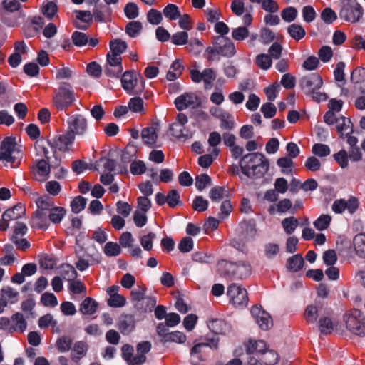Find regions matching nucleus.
Returning a JSON list of instances; mask_svg holds the SVG:
<instances>
[{
    "label": "nucleus",
    "instance_id": "28",
    "mask_svg": "<svg viewBox=\"0 0 365 365\" xmlns=\"http://www.w3.org/2000/svg\"><path fill=\"white\" fill-rule=\"evenodd\" d=\"M98 308V303L91 297H86L81 304L79 310L83 314L91 315Z\"/></svg>",
    "mask_w": 365,
    "mask_h": 365
},
{
    "label": "nucleus",
    "instance_id": "44",
    "mask_svg": "<svg viewBox=\"0 0 365 365\" xmlns=\"http://www.w3.org/2000/svg\"><path fill=\"white\" fill-rule=\"evenodd\" d=\"M182 73V66L178 61H175L170 66V70L167 73V79L168 81H174Z\"/></svg>",
    "mask_w": 365,
    "mask_h": 365
},
{
    "label": "nucleus",
    "instance_id": "16",
    "mask_svg": "<svg viewBox=\"0 0 365 365\" xmlns=\"http://www.w3.org/2000/svg\"><path fill=\"white\" fill-rule=\"evenodd\" d=\"M31 196L36 205V211L48 213L55 206L53 200L48 195H39L38 192H31Z\"/></svg>",
    "mask_w": 365,
    "mask_h": 365
},
{
    "label": "nucleus",
    "instance_id": "4",
    "mask_svg": "<svg viewBox=\"0 0 365 365\" xmlns=\"http://www.w3.org/2000/svg\"><path fill=\"white\" fill-rule=\"evenodd\" d=\"M218 268L221 274L232 279H242L251 274L250 264L244 261L238 262L223 261L218 264Z\"/></svg>",
    "mask_w": 365,
    "mask_h": 365
},
{
    "label": "nucleus",
    "instance_id": "20",
    "mask_svg": "<svg viewBox=\"0 0 365 365\" xmlns=\"http://www.w3.org/2000/svg\"><path fill=\"white\" fill-rule=\"evenodd\" d=\"M247 353L259 357L267 350V344L263 340L250 339L245 343Z\"/></svg>",
    "mask_w": 365,
    "mask_h": 365
},
{
    "label": "nucleus",
    "instance_id": "15",
    "mask_svg": "<svg viewBox=\"0 0 365 365\" xmlns=\"http://www.w3.org/2000/svg\"><path fill=\"white\" fill-rule=\"evenodd\" d=\"M358 200L355 197H351L348 200H345L344 199L335 200L332 205L331 208L332 210L336 213H341L346 209L350 213L352 214L358 208Z\"/></svg>",
    "mask_w": 365,
    "mask_h": 365
},
{
    "label": "nucleus",
    "instance_id": "39",
    "mask_svg": "<svg viewBox=\"0 0 365 365\" xmlns=\"http://www.w3.org/2000/svg\"><path fill=\"white\" fill-rule=\"evenodd\" d=\"M103 252L107 257H116L121 253V248L117 242H108L103 247Z\"/></svg>",
    "mask_w": 365,
    "mask_h": 365
},
{
    "label": "nucleus",
    "instance_id": "51",
    "mask_svg": "<svg viewBox=\"0 0 365 365\" xmlns=\"http://www.w3.org/2000/svg\"><path fill=\"white\" fill-rule=\"evenodd\" d=\"M71 38L73 44L78 47L86 46L88 42V36L85 33L81 31L73 32Z\"/></svg>",
    "mask_w": 365,
    "mask_h": 365
},
{
    "label": "nucleus",
    "instance_id": "7",
    "mask_svg": "<svg viewBox=\"0 0 365 365\" xmlns=\"http://www.w3.org/2000/svg\"><path fill=\"white\" fill-rule=\"evenodd\" d=\"M68 133L76 136L83 137L88 131V120L86 117L79 113L70 115L67 119Z\"/></svg>",
    "mask_w": 365,
    "mask_h": 365
},
{
    "label": "nucleus",
    "instance_id": "2",
    "mask_svg": "<svg viewBox=\"0 0 365 365\" xmlns=\"http://www.w3.org/2000/svg\"><path fill=\"white\" fill-rule=\"evenodd\" d=\"M78 96L73 86L63 82L54 89L52 96V106L58 111H66L77 101Z\"/></svg>",
    "mask_w": 365,
    "mask_h": 365
},
{
    "label": "nucleus",
    "instance_id": "6",
    "mask_svg": "<svg viewBox=\"0 0 365 365\" xmlns=\"http://www.w3.org/2000/svg\"><path fill=\"white\" fill-rule=\"evenodd\" d=\"M364 14V9L356 0H349L344 5L339 12L341 19L355 24L360 21Z\"/></svg>",
    "mask_w": 365,
    "mask_h": 365
},
{
    "label": "nucleus",
    "instance_id": "50",
    "mask_svg": "<svg viewBox=\"0 0 365 365\" xmlns=\"http://www.w3.org/2000/svg\"><path fill=\"white\" fill-rule=\"evenodd\" d=\"M142 28L143 26L140 21H130L126 25L125 31L130 37H135L141 31Z\"/></svg>",
    "mask_w": 365,
    "mask_h": 365
},
{
    "label": "nucleus",
    "instance_id": "35",
    "mask_svg": "<svg viewBox=\"0 0 365 365\" xmlns=\"http://www.w3.org/2000/svg\"><path fill=\"white\" fill-rule=\"evenodd\" d=\"M1 297L9 303H15L18 300L19 292L9 286L4 287L1 290Z\"/></svg>",
    "mask_w": 365,
    "mask_h": 365
},
{
    "label": "nucleus",
    "instance_id": "27",
    "mask_svg": "<svg viewBox=\"0 0 365 365\" xmlns=\"http://www.w3.org/2000/svg\"><path fill=\"white\" fill-rule=\"evenodd\" d=\"M157 125L145 128L142 130L141 138L143 142L148 145H153L158 138Z\"/></svg>",
    "mask_w": 365,
    "mask_h": 365
},
{
    "label": "nucleus",
    "instance_id": "9",
    "mask_svg": "<svg viewBox=\"0 0 365 365\" xmlns=\"http://www.w3.org/2000/svg\"><path fill=\"white\" fill-rule=\"evenodd\" d=\"M227 294L230 302L235 306H246L248 304L247 290L237 284H232L227 288Z\"/></svg>",
    "mask_w": 365,
    "mask_h": 365
},
{
    "label": "nucleus",
    "instance_id": "49",
    "mask_svg": "<svg viewBox=\"0 0 365 365\" xmlns=\"http://www.w3.org/2000/svg\"><path fill=\"white\" fill-rule=\"evenodd\" d=\"M331 217L329 215H322L314 222V226L318 230H326L330 225Z\"/></svg>",
    "mask_w": 365,
    "mask_h": 365
},
{
    "label": "nucleus",
    "instance_id": "55",
    "mask_svg": "<svg viewBox=\"0 0 365 365\" xmlns=\"http://www.w3.org/2000/svg\"><path fill=\"white\" fill-rule=\"evenodd\" d=\"M297 14L298 11L297 9L292 6L287 7L281 11V16L286 22H292L294 21Z\"/></svg>",
    "mask_w": 365,
    "mask_h": 365
},
{
    "label": "nucleus",
    "instance_id": "41",
    "mask_svg": "<svg viewBox=\"0 0 365 365\" xmlns=\"http://www.w3.org/2000/svg\"><path fill=\"white\" fill-rule=\"evenodd\" d=\"M256 65L261 69L267 70L272 64V58L268 54H259L255 58Z\"/></svg>",
    "mask_w": 365,
    "mask_h": 365
},
{
    "label": "nucleus",
    "instance_id": "12",
    "mask_svg": "<svg viewBox=\"0 0 365 365\" xmlns=\"http://www.w3.org/2000/svg\"><path fill=\"white\" fill-rule=\"evenodd\" d=\"M200 103V98L192 93H184L175 100V105L178 110L197 108Z\"/></svg>",
    "mask_w": 365,
    "mask_h": 365
},
{
    "label": "nucleus",
    "instance_id": "29",
    "mask_svg": "<svg viewBox=\"0 0 365 365\" xmlns=\"http://www.w3.org/2000/svg\"><path fill=\"white\" fill-rule=\"evenodd\" d=\"M335 324L332 319L327 316L322 317L319 321V329L324 335L330 334L334 329Z\"/></svg>",
    "mask_w": 365,
    "mask_h": 365
},
{
    "label": "nucleus",
    "instance_id": "8",
    "mask_svg": "<svg viewBox=\"0 0 365 365\" xmlns=\"http://www.w3.org/2000/svg\"><path fill=\"white\" fill-rule=\"evenodd\" d=\"M145 288L138 287L131 292V301L135 309L140 312H145L155 305V298L145 295Z\"/></svg>",
    "mask_w": 365,
    "mask_h": 365
},
{
    "label": "nucleus",
    "instance_id": "17",
    "mask_svg": "<svg viewBox=\"0 0 365 365\" xmlns=\"http://www.w3.org/2000/svg\"><path fill=\"white\" fill-rule=\"evenodd\" d=\"M76 257L78 258L76 262V267L79 271H84L88 268L90 265L98 264L101 259L98 257H94L91 255L83 253V250L76 251Z\"/></svg>",
    "mask_w": 365,
    "mask_h": 365
},
{
    "label": "nucleus",
    "instance_id": "52",
    "mask_svg": "<svg viewBox=\"0 0 365 365\" xmlns=\"http://www.w3.org/2000/svg\"><path fill=\"white\" fill-rule=\"evenodd\" d=\"M226 192L224 187L217 186L210 190L209 196L212 202H218L225 197Z\"/></svg>",
    "mask_w": 365,
    "mask_h": 365
},
{
    "label": "nucleus",
    "instance_id": "43",
    "mask_svg": "<svg viewBox=\"0 0 365 365\" xmlns=\"http://www.w3.org/2000/svg\"><path fill=\"white\" fill-rule=\"evenodd\" d=\"M22 212L23 209L21 206H14L12 208L6 210L2 214V217H4V220H15L21 217Z\"/></svg>",
    "mask_w": 365,
    "mask_h": 365
},
{
    "label": "nucleus",
    "instance_id": "13",
    "mask_svg": "<svg viewBox=\"0 0 365 365\" xmlns=\"http://www.w3.org/2000/svg\"><path fill=\"white\" fill-rule=\"evenodd\" d=\"M251 313L256 322L262 329L267 330L272 325V321L270 315L267 312L263 310L260 307H252Z\"/></svg>",
    "mask_w": 365,
    "mask_h": 365
},
{
    "label": "nucleus",
    "instance_id": "11",
    "mask_svg": "<svg viewBox=\"0 0 365 365\" xmlns=\"http://www.w3.org/2000/svg\"><path fill=\"white\" fill-rule=\"evenodd\" d=\"M104 69L108 76L119 77L123 70L121 56L108 52L106 55V64Z\"/></svg>",
    "mask_w": 365,
    "mask_h": 365
},
{
    "label": "nucleus",
    "instance_id": "62",
    "mask_svg": "<svg viewBox=\"0 0 365 365\" xmlns=\"http://www.w3.org/2000/svg\"><path fill=\"white\" fill-rule=\"evenodd\" d=\"M72 344V340L68 336H62L56 341V347L61 352H66L70 350Z\"/></svg>",
    "mask_w": 365,
    "mask_h": 365
},
{
    "label": "nucleus",
    "instance_id": "26",
    "mask_svg": "<svg viewBox=\"0 0 365 365\" xmlns=\"http://www.w3.org/2000/svg\"><path fill=\"white\" fill-rule=\"evenodd\" d=\"M135 327L134 317L131 314H122L119 319L118 328L123 334H128Z\"/></svg>",
    "mask_w": 365,
    "mask_h": 365
},
{
    "label": "nucleus",
    "instance_id": "19",
    "mask_svg": "<svg viewBox=\"0 0 365 365\" xmlns=\"http://www.w3.org/2000/svg\"><path fill=\"white\" fill-rule=\"evenodd\" d=\"M141 76L133 71H125L121 77L122 87L127 93L130 94H135L134 88L138 83V77Z\"/></svg>",
    "mask_w": 365,
    "mask_h": 365
},
{
    "label": "nucleus",
    "instance_id": "60",
    "mask_svg": "<svg viewBox=\"0 0 365 365\" xmlns=\"http://www.w3.org/2000/svg\"><path fill=\"white\" fill-rule=\"evenodd\" d=\"M312 151L314 155L319 157H326L329 155L331 152L328 145L322 143L314 144Z\"/></svg>",
    "mask_w": 365,
    "mask_h": 365
},
{
    "label": "nucleus",
    "instance_id": "10",
    "mask_svg": "<svg viewBox=\"0 0 365 365\" xmlns=\"http://www.w3.org/2000/svg\"><path fill=\"white\" fill-rule=\"evenodd\" d=\"M322 85V78L317 73H311L304 76L299 80V86L307 95L314 93Z\"/></svg>",
    "mask_w": 365,
    "mask_h": 365
},
{
    "label": "nucleus",
    "instance_id": "36",
    "mask_svg": "<svg viewBox=\"0 0 365 365\" xmlns=\"http://www.w3.org/2000/svg\"><path fill=\"white\" fill-rule=\"evenodd\" d=\"M298 225V220L293 216L286 217L282 221V226L287 235L292 234Z\"/></svg>",
    "mask_w": 365,
    "mask_h": 365
},
{
    "label": "nucleus",
    "instance_id": "40",
    "mask_svg": "<svg viewBox=\"0 0 365 365\" xmlns=\"http://www.w3.org/2000/svg\"><path fill=\"white\" fill-rule=\"evenodd\" d=\"M217 53L225 57H232L236 53V49L232 42L227 41L223 46L217 47Z\"/></svg>",
    "mask_w": 365,
    "mask_h": 365
},
{
    "label": "nucleus",
    "instance_id": "47",
    "mask_svg": "<svg viewBox=\"0 0 365 365\" xmlns=\"http://www.w3.org/2000/svg\"><path fill=\"white\" fill-rule=\"evenodd\" d=\"M221 140V135L217 132H212L209 135L208 143L213 148L212 154L215 155V156H217L219 155L220 150L216 147L220 144Z\"/></svg>",
    "mask_w": 365,
    "mask_h": 365
},
{
    "label": "nucleus",
    "instance_id": "1",
    "mask_svg": "<svg viewBox=\"0 0 365 365\" xmlns=\"http://www.w3.org/2000/svg\"><path fill=\"white\" fill-rule=\"evenodd\" d=\"M242 173L250 178H261L268 171L269 163L261 153H251L245 155L239 162Z\"/></svg>",
    "mask_w": 365,
    "mask_h": 365
},
{
    "label": "nucleus",
    "instance_id": "45",
    "mask_svg": "<svg viewBox=\"0 0 365 365\" xmlns=\"http://www.w3.org/2000/svg\"><path fill=\"white\" fill-rule=\"evenodd\" d=\"M186 336L184 333L175 331L169 332L168 334L165 335L164 342H175L182 344L186 341Z\"/></svg>",
    "mask_w": 365,
    "mask_h": 365
},
{
    "label": "nucleus",
    "instance_id": "57",
    "mask_svg": "<svg viewBox=\"0 0 365 365\" xmlns=\"http://www.w3.org/2000/svg\"><path fill=\"white\" fill-rule=\"evenodd\" d=\"M61 274L64 279L71 282L77 277V272L73 266L63 264L61 267Z\"/></svg>",
    "mask_w": 365,
    "mask_h": 365
},
{
    "label": "nucleus",
    "instance_id": "21",
    "mask_svg": "<svg viewBox=\"0 0 365 365\" xmlns=\"http://www.w3.org/2000/svg\"><path fill=\"white\" fill-rule=\"evenodd\" d=\"M31 225L38 229H48L49 227L48 213L34 211L31 219Z\"/></svg>",
    "mask_w": 365,
    "mask_h": 365
},
{
    "label": "nucleus",
    "instance_id": "34",
    "mask_svg": "<svg viewBox=\"0 0 365 365\" xmlns=\"http://www.w3.org/2000/svg\"><path fill=\"white\" fill-rule=\"evenodd\" d=\"M163 14L168 20L175 21L180 18L181 13L175 4H169L163 9Z\"/></svg>",
    "mask_w": 365,
    "mask_h": 365
},
{
    "label": "nucleus",
    "instance_id": "56",
    "mask_svg": "<svg viewBox=\"0 0 365 365\" xmlns=\"http://www.w3.org/2000/svg\"><path fill=\"white\" fill-rule=\"evenodd\" d=\"M322 20L327 24H332L337 19L336 13L331 8H325L321 13Z\"/></svg>",
    "mask_w": 365,
    "mask_h": 365
},
{
    "label": "nucleus",
    "instance_id": "46",
    "mask_svg": "<svg viewBox=\"0 0 365 365\" xmlns=\"http://www.w3.org/2000/svg\"><path fill=\"white\" fill-rule=\"evenodd\" d=\"M216 78V74L213 69L205 68L202 71V80L204 81L205 88L209 89L212 86L213 82Z\"/></svg>",
    "mask_w": 365,
    "mask_h": 365
},
{
    "label": "nucleus",
    "instance_id": "63",
    "mask_svg": "<svg viewBox=\"0 0 365 365\" xmlns=\"http://www.w3.org/2000/svg\"><path fill=\"white\" fill-rule=\"evenodd\" d=\"M41 301L44 306L54 307L58 304V300L53 293L45 292L41 297Z\"/></svg>",
    "mask_w": 365,
    "mask_h": 365
},
{
    "label": "nucleus",
    "instance_id": "37",
    "mask_svg": "<svg viewBox=\"0 0 365 365\" xmlns=\"http://www.w3.org/2000/svg\"><path fill=\"white\" fill-rule=\"evenodd\" d=\"M304 264V259L300 255H295L287 261V267L292 272H297L302 268Z\"/></svg>",
    "mask_w": 365,
    "mask_h": 365
},
{
    "label": "nucleus",
    "instance_id": "54",
    "mask_svg": "<svg viewBox=\"0 0 365 365\" xmlns=\"http://www.w3.org/2000/svg\"><path fill=\"white\" fill-rule=\"evenodd\" d=\"M171 42L177 46L185 45L188 42V34L186 31H178L171 36Z\"/></svg>",
    "mask_w": 365,
    "mask_h": 365
},
{
    "label": "nucleus",
    "instance_id": "42",
    "mask_svg": "<svg viewBox=\"0 0 365 365\" xmlns=\"http://www.w3.org/2000/svg\"><path fill=\"white\" fill-rule=\"evenodd\" d=\"M262 361L264 365H274L278 361V354L273 350H267L262 354Z\"/></svg>",
    "mask_w": 365,
    "mask_h": 365
},
{
    "label": "nucleus",
    "instance_id": "61",
    "mask_svg": "<svg viewBox=\"0 0 365 365\" xmlns=\"http://www.w3.org/2000/svg\"><path fill=\"white\" fill-rule=\"evenodd\" d=\"M249 36V30L246 26H239L232 31V37L236 41H243Z\"/></svg>",
    "mask_w": 365,
    "mask_h": 365
},
{
    "label": "nucleus",
    "instance_id": "24",
    "mask_svg": "<svg viewBox=\"0 0 365 365\" xmlns=\"http://www.w3.org/2000/svg\"><path fill=\"white\" fill-rule=\"evenodd\" d=\"M171 134L175 138L180 140H187L192 137V132L187 128L184 125L172 123L170 126Z\"/></svg>",
    "mask_w": 365,
    "mask_h": 365
},
{
    "label": "nucleus",
    "instance_id": "48",
    "mask_svg": "<svg viewBox=\"0 0 365 365\" xmlns=\"http://www.w3.org/2000/svg\"><path fill=\"white\" fill-rule=\"evenodd\" d=\"M277 164L282 169V172L283 173L287 175L292 173V167L294 164L292 158L288 157L279 158L277 161Z\"/></svg>",
    "mask_w": 365,
    "mask_h": 365
},
{
    "label": "nucleus",
    "instance_id": "31",
    "mask_svg": "<svg viewBox=\"0 0 365 365\" xmlns=\"http://www.w3.org/2000/svg\"><path fill=\"white\" fill-rule=\"evenodd\" d=\"M336 129L341 136L344 134H349L350 132H352L351 122L350 119L344 116L338 118L336 121Z\"/></svg>",
    "mask_w": 365,
    "mask_h": 365
},
{
    "label": "nucleus",
    "instance_id": "33",
    "mask_svg": "<svg viewBox=\"0 0 365 365\" xmlns=\"http://www.w3.org/2000/svg\"><path fill=\"white\" fill-rule=\"evenodd\" d=\"M353 242L356 254L361 257H365V233L356 235Z\"/></svg>",
    "mask_w": 365,
    "mask_h": 365
},
{
    "label": "nucleus",
    "instance_id": "22",
    "mask_svg": "<svg viewBox=\"0 0 365 365\" xmlns=\"http://www.w3.org/2000/svg\"><path fill=\"white\" fill-rule=\"evenodd\" d=\"M88 346L86 342L83 341H76L72 348L71 359L76 363L78 364L81 359L85 356L88 351Z\"/></svg>",
    "mask_w": 365,
    "mask_h": 365
},
{
    "label": "nucleus",
    "instance_id": "23",
    "mask_svg": "<svg viewBox=\"0 0 365 365\" xmlns=\"http://www.w3.org/2000/svg\"><path fill=\"white\" fill-rule=\"evenodd\" d=\"M10 320L12 333H23L26 330L27 322L23 314L16 312L11 317Z\"/></svg>",
    "mask_w": 365,
    "mask_h": 365
},
{
    "label": "nucleus",
    "instance_id": "32",
    "mask_svg": "<svg viewBox=\"0 0 365 365\" xmlns=\"http://www.w3.org/2000/svg\"><path fill=\"white\" fill-rule=\"evenodd\" d=\"M127 47L128 46L126 42L119 38L113 39L109 43V52L121 56V54L126 51Z\"/></svg>",
    "mask_w": 365,
    "mask_h": 365
},
{
    "label": "nucleus",
    "instance_id": "59",
    "mask_svg": "<svg viewBox=\"0 0 365 365\" xmlns=\"http://www.w3.org/2000/svg\"><path fill=\"white\" fill-rule=\"evenodd\" d=\"M86 205V200L81 197L78 196L75 197L71 202V210L75 213H79L82 211Z\"/></svg>",
    "mask_w": 365,
    "mask_h": 365
},
{
    "label": "nucleus",
    "instance_id": "30",
    "mask_svg": "<svg viewBox=\"0 0 365 365\" xmlns=\"http://www.w3.org/2000/svg\"><path fill=\"white\" fill-rule=\"evenodd\" d=\"M66 214V210L62 207L54 206L48 213L49 222L53 224L60 223Z\"/></svg>",
    "mask_w": 365,
    "mask_h": 365
},
{
    "label": "nucleus",
    "instance_id": "3",
    "mask_svg": "<svg viewBox=\"0 0 365 365\" xmlns=\"http://www.w3.org/2000/svg\"><path fill=\"white\" fill-rule=\"evenodd\" d=\"M23 156L21 146L18 145L11 137L6 138L0 148V160L11 163V167L17 168Z\"/></svg>",
    "mask_w": 365,
    "mask_h": 365
},
{
    "label": "nucleus",
    "instance_id": "18",
    "mask_svg": "<svg viewBox=\"0 0 365 365\" xmlns=\"http://www.w3.org/2000/svg\"><path fill=\"white\" fill-rule=\"evenodd\" d=\"M74 140L75 138L73 137V135L67 132L66 134L53 138L47 143L55 149L66 151L68 150V146L73 144Z\"/></svg>",
    "mask_w": 365,
    "mask_h": 365
},
{
    "label": "nucleus",
    "instance_id": "58",
    "mask_svg": "<svg viewBox=\"0 0 365 365\" xmlns=\"http://www.w3.org/2000/svg\"><path fill=\"white\" fill-rule=\"evenodd\" d=\"M38 326L42 328H48V327H56L57 326V322L50 314H47L38 319Z\"/></svg>",
    "mask_w": 365,
    "mask_h": 365
},
{
    "label": "nucleus",
    "instance_id": "5",
    "mask_svg": "<svg viewBox=\"0 0 365 365\" xmlns=\"http://www.w3.org/2000/svg\"><path fill=\"white\" fill-rule=\"evenodd\" d=\"M344 321L351 333L365 336V317L360 310L353 309L347 311L344 315Z\"/></svg>",
    "mask_w": 365,
    "mask_h": 365
},
{
    "label": "nucleus",
    "instance_id": "14",
    "mask_svg": "<svg viewBox=\"0 0 365 365\" xmlns=\"http://www.w3.org/2000/svg\"><path fill=\"white\" fill-rule=\"evenodd\" d=\"M31 169L34 178L36 180L43 182L49 176L51 167L46 160L41 159L33 165Z\"/></svg>",
    "mask_w": 365,
    "mask_h": 365
},
{
    "label": "nucleus",
    "instance_id": "64",
    "mask_svg": "<svg viewBox=\"0 0 365 365\" xmlns=\"http://www.w3.org/2000/svg\"><path fill=\"white\" fill-rule=\"evenodd\" d=\"M128 108L131 111L137 113L143 110V101L142 98L138 97L132 98L129 103Z\"/></svg>",
    "mask_w": 365,
    "mask_h": 365
},
{
    "label": "nucleus",
    "instance_id": "38",
    "mask_svg": "<svg viewBox=\"0 0 365 365\" xmlns=\"http://www.w3.org/2000/svg\"><path fill=\"white\" fill-rule=\"evenodd\" d=\"M288 33L292 38L297 41H299L305 36V30L301 25L292 24L288 26Z\"/></svg>",
    "mask_w": 365,
    "mask_h": 365
},
{
    "label": "nucleus",
    "instance_id": "53",
    "mask_svg": "<svg viewBox=\"0 0 365 365\" xmlns=\"http://www.w3.org/2000/svg\"><path fill=\"white\" fill-rule=\"evenodd\" d=\"M147 20L153 25H158L163 21V14L157 9H151L147 13Z\"/></svg>",
    "mask_w": 365,
    "mask_h": 365
},
{
    "label": "nucleus",
    "instance_id": "25",
    "mask_svg": "<svg viewBox=\"0 0 365 365\" xmlns=\"http://www.w3.org/2000/svg\"><path fill=\"white\" fill-rule=\"evenodd\" d=\"M323 307L320 304H311L304 311V318L308 323H315L319 317L322 316Z\"/></svg>",
    "mask_w": 365,
    "mask_h": 365
}]
</instances>
